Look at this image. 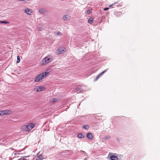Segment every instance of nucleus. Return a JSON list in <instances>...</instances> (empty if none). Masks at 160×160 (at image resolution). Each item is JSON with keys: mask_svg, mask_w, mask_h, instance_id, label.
Returning <instances> with one entry per match:
<instances>
[{"mask_svg": "<svg viewBox=\"0 0 160 160\" xmlns=\"http://www.w3.org/2000/svg\"><path fill=\"white\" fill-rule=\"evenodd\" d=\"M57 100V99L56 98H53L52 100V102L54 103H55Z\"/></svg>", "mask_w": 160, "mask_h": 160, "instance_id": "22", "label": "nucleus"}, {"mask_svg": "<svg viewBox=\"0 0 160 160\" xmlns=\"http://www.w3.org/2000/svg\"><path fill=\"white\" fill-rule=\"evenodd\" d=\"M20 160H27V159H26L25 158H20Z\"/></svg>", "mask_w": 160, "mask_h": 160, "instance_id": "27", "label": "nucleus"}, {"mask_svg": "<svg viewBox=\"0 0 160 160\" xmlns=\"http://www.w3.org/2000/svg\"><path fill=\"white\" fill-rule=\"evenodd\" d=\"M78 137L79 138H84V135L82 133H80L78 134Z\"/></svg>", "mask_w": 160, "mask_h": 160, "instance_id": "13", "label": "nucleus"}, {"mask_svg": "<svg viewBox=\"0 0 160 160\" xmlns=\"http://www.w3.org/2000/svg\"><path fill=\"white\" fill-rule=\"evenodd\" d=\"M87 13L88 14H89V13H90V10H88L87 11Z\"/></svg>", "mask_w": 160, "mask_h": 160, "instance_id": "30", "label": "nucleus"}, {"mask_svg": "<svg viewBox=\"0 0 160 160\" xmlns=\"http://www.w3.org/2000/svg\"><path fill=\"white\" fill-rule=\"evenodd\" d=\"M83 128H84L88 129V128L89 127L88 125H85L83 126Z\"/></svg>", "mask_w": 160, "mask_h": 160, "instance_id": "19", "label": "nucleus"}, {"mask_svg": "<svg viewBox=\"0 0 160 160\" xmlns=\"http://www.w3.org/2000/svg\"><path fill=\"white\" fill-rule=\"evenodd\" d=\"M9 111L8 110L2 111H0V116H2L8 114Z\"/></svg>", "mask_w": 160, "mask_h": 160, "instance_id": "6", "label": "nucleus"}, {"mask_svg": "<svg viewBox=\"0 0 160 160\" xmlns=\"http://www.w3.org/2000/svg\"><path fill=\"white\" fill-rule=\"evenodd\" d=\"M65 49L64 47H61L58 49V52L59 54H62L65 52Z\"/></svg>", "mask_w": 160, "mask_h": 160, "instance_id": "5", "label": "nucleus"}, {"mask_svg": "<svg viewBox=\"0 0 160 160\" xmlns=\"http://www.w3.org/2000/svg\"><path fill=\"white\" fill-rule=\"evenodd\" d=\"M39 12L42 13H44L46 12L44 9H40L39 10Z\"/></svg>", "mask_w": 160, "mask_h": 160, "instance_id": "14", "label": "nucleus"}, {"mask_svg": "<svg viewBox=\"0 0 160 160\" xmlns=\"http://www.w3.org/2000/svg\"><path fill=\"white\" fill-rule=\"evenodd\" d=\"M100 76L98 75L96 77L95 80H97L99 78H100Z\"/></svg>", "mask_w": 160, "mask_h": 160, "instance_id": "25", "label": "nucleus"}, {"mask_svg": "<svg viewBox=\"0 0 160 160\" xmlns=\"http://www.w3.org/2000/svg\"><path fill=\"white\" fill-rule=\"evenodd\" d=\"M48 74V72H45L38 75L34 80V82H39L46 77L47 74Z\"/></svg>", "mask_w": 160, "mask_h": 160, "instance_id": "1", "label": "nucleus"}, {"mask_svg": "<svg viewBox=\"0 0 160 160\" xmlns=\"http://www.w3.org/2000/svg\"><path fill=\"white\" fill-rule=\"evenodd\" d=\"M37 92H39L43 90L44 89V87L42 86H37L34 89Z\"/></svg>", "mask_w": 160, "mask_h": 160, "instance_id": "4", "label": "nucleus"}, {"mask_svg": "<svg viewBox=\"0 0 160 160\" xmlns=\"http://www.w3.org/2000/svg\"><path fill=\"white\" fill-rule=\"evenodd\" d=\"M110 158L111 160H118V157L115 155H112L110 157Z\"/></svg>", "mask_w": 160, "mask_h": 160, "instance_id": "9", "label": "nucleus"}, {"mask_svg": "<svg viewBox=\"0 0 160 160\" xmlns=\"http://www.w3.org/2000/svg\"><path fill=\"white\" fill-rule=\"evenodd\" d=\"M42 159L43 156L41 155H40L36 157V160H41Z\"/></svg>", "mask_w": 160, "mask_h": 160, "instance_id": "11", "label": "nucleus"}, {"mask_svg": "<svg viewBox=\"0 0 160 160\" xmlns=\"http://www.w3.org/2000/svg\"><path fill=\"white\" fill-rule=\"evenodd\" d=\"M34 124L33 123H29L27 125H24L22 126V128L24 131L28 132L30 131L34 127Z\"/></svg>", "mask_w": 160, "mask_h": 160, "instance_id": "2", "label": "nucleus"}, {"mask_svg": "<svg viewBox=\"0 0 160 160\" xmlns=\"http://www.w3.org/2000/svg\"><path fill=\"white\" fill-rule=\"evenodd\" d=\"M87 138L91 140L92 138V135L91 133L90 132H88L87 134Z\"/></svg>", "mask_w": 160, "mask_h": 160, "instance_id": "10", "label": "nucleus"}, {"mask_svg": "<svg viewBox=\"0 0 160 160\" xmlns=\"http://www.w3.org/2000/svg\"><path fill=\"white\" fill-rule=\"evenodd\" d=\"M100 77H101L102 75V74H101V73H100L98 75Z\"/></svg>", "mask_w": 160, "mask_h": 160, "instance_id": "31", "label": "nucleus"}, {"mask_svg": "<svg viewBox=\"0 0 160 160\" xmlns=\"http://www.w3.org/2000/svg\"><path fill=\"white\" fill-rule=\"evenodd\" d=\"M108 9H109V8H104L103 9V10L104 11H106V10H108Z\"/></svg>", "mask_w": 160, "mask_h": 160, "instance_id": "28", "label": "nucleus"}, {"mask_svg": "<svg viewBox=\"0 0 160 160\" xmlns=\"http://www.w3.org/2000/svg\"><path fill=\"white\" fill-rule=\"evenodd\" d=\"M118 2H116L115 3H113V4H111V5H110L109 6V7H110V8H111V7L114 8V7H112V6H114L116 4H118Z\"/></svg>", "mask_w": 160, "mask_h": 160, "instance_id": "16", "label": "nucleus"}, {"mask_svg": "<svg viewBox=\"0 0 160 160\" xmlns=\"http://www.w3.org/2000/svg\"><path fill=\"white\" fill-rule=\"evenodd\" d=\"M69 17L68 15H64L63 17V19L64 21H66L68 20V18Z\"/></svg>", "mask_w": 160, "mask_h": 160, "instance_id": "12", "label": "nucleus"}, {"mask_svg": "<svg viewBox=\"0 0 160 160\" xmlns=\"http://www.w3.org/2000/svg\"><path fill=\"white\" fill-rule=\"evenodd\" d=\"M20 61V57L19 56H17V63H19Z\"/></svg>", "mask_w": 160, "mask_h": 160, "instance_id": "17", "label": "nucleus"}, {"mask_svg": "<svg viewBox=\"0 0 160 160\" xmlns=\"http://www.w3.org/2000/svg\"><path fill=\"white\" fill-rule=\"evenodd\" d=\"M0 23H4V24L8 23L9 22H8L7 21H0Z\"/></svg>", "mask_w": 160, "mask_h": 160, "instance_id": "18", "label": "nucleus"}, {"mask_svg": "<svg viewBox=\"0 0 160 160\" xmlns=\"http://www.w3.org/2000/svg\"><path fill=\"white\" fill-rule=\"evenodd\" d=\"M20 2H26V1H29L31 0H18Z\"/></svg>", "mask_w": 160, "mask_h": 160, "instance_id": "24", "label": "nucleus"}, {"mask_svg": "<svg viewBox=\"0 0 160 160\" xmlns=\"http://www.w3.org/2000/svg\"><path fill=\"white\" fill-rule=\"evenodd\" d=\"M106 139H109L110 138V137L109 135L105 137Z\"/></svg>", "mask_w": 160, "mask_h": 160, "instance_id": "20", "label": "nucleus"}, {"mask_svg": "<svg viewBox=\"0 0 160 160\" xmlns=\"http://www.w3.org/2000/svg\"><path fill=\"white\" fill-rule=\"evenodd\" d=\"M107 71V70H104L101 73V74H102V75Z\"/></svg>", "mask_w": 160, "mask_h": 160, "instance_id": "23", "label": "nucleus"}, {"mask_svg": "<svg viewBox=\"0 0 160 160\" xmlns=\"http://www.w3.org/2000/svg\"><path fill=\"white\" fill-rule=\"evenodd\" d=\"M52 60V58H49L48 57H46L43 59L42 62V64L45 65L48 63L51 62Z\"/></svg>", "mask_w": 160, "mask_h": 160, "instance_id": "3", "label": "nucleus"}, {"mask_svg": "<svg viewBox=\"0 0 160 160\" xmlns=\"http://www.w3.org/2000/svg\"><path fill=\"white\" fill-rule=\"evenodd\" d=\"M100 76L98 75L96 77L95 80H97L99 78H100Z\"/></svg>", "mask_w": 160, "mask_h": 160, "instance_id": "26", "label": "nucleus"}, {"mask_svg": "<svg viewBox=\"0 0 160 160\" xmlns=\"http://www.w3.org/2000/svg\"><path fill=\"white\" fill-rule=\"evenodd\" d=\"M82 91V89L79 86H78L76 88V92H77V93L80 92Z\"/></svg>", "mask_w": 160, "mask_h": 160, "instance_id": "8", "label": "nucleus"}, {"mask_svg": "<svg viewBox=\"0 0 160 160\" xmlns=\"http://www.w3.org/2000/svg\"><path fill=\"white\" fill-rule=\"evenodd\" d=\"M57 34L59 36H60L61 35V33L60 32H57Z\"/></svg>", "mask_w": 160, "mask_h": 160, "instance_id": "29", "label": "nucleus"}, {"mask_svg": "<svg viewBox=\"0 0 160 160\" xmlns=\"http://www.w3.org/2000/svg\"><path fill=\"white\" fill-rule=\"evenodd\" d=\"M93 21V20L92 18H90L88 20V22L89 23L91 24L92 22Z\"/></svg>", "mask_w": 160, "mask_h": 160, "instance_id": "15", "label": "nucleus"}, {"mask_svg": "<svg viewBox=\"0 0 160 160\" xmlns=\"http://www.w3.org/2000/svg\"><path fill=\"white\" fill-rule=\"evenodd\" d=\"M82 152L83 154V155L84 156H86V152H84V151H80V152Z\"/></svg>", "mask_w": 160, "mask_h": 160, "instance_id": "21", "label": "nucleus"}, {"mask_svg": "<svg viewBox=\"0 0 160 160\" xmlns=\"http://www.w3.org/2000/svg\"><path fill=\"white\" fill-rule=\"evenodd\" d=\"M25 12L28 15H31L32 12V11L31 9L28 8H26L24 10Z\"/></svg>", "mask_w": 160, "mask_h": 160, "instance_id": "7", "label": "nucleus"}]
</instances>
